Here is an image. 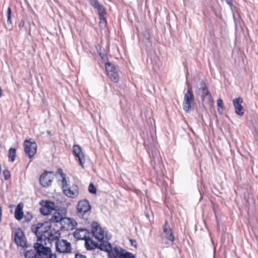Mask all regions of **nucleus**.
Segmentation results:
<instances>
[{"label": "nucleus", "mask_w": 258, "mask_h": 258, "mask_svg": "<svg viewBox=\"0 0 258 258\" xmlns=\"http://www.w3.org/2000/svg\"><path fill=\"white\" fill-rule=\"evenodd\" d=\"M51 228V225L48 222L33 225L31 226V230L37 236V242H42L44 245L46 244V237H48Z\"/></svg>", "instance_id": "obj_1"}, {"label": "nucleus", "mask_w": 258, "mask_h": 258, "mask_svg": "<svg viewBox=\"0 0 258 258\" xmlns=\"http://www.w3.org/2000/svg\"><path fill=\"white\" fill-rule=\"evenodd\" d=\"M34 250H28L25 253V258H36L37 256L46 255L51 252V249L46 247L42 242H36L34 244Z\"/></svg>", "instance_id": "obj_2"}, {"label": "nucleus", "mask_w": 258, "mask_h": 258, "mask_svg": "<svg viewBox=\"0 0 258 258\" xmlns=\"http://www.w3.org/2000/svg\"><path fill=\"white\" fill-rule=\"evenodd\" d=\"M196 94L201 96L203 103L207 105H211L213 102V98L209 91L207 86L203 80H201L197 85Z\"/></svg>", "instance_id": "obj_3"}, {"label": "nucleus", "mask_w": 258, "mask_h": 258, "mask_svg": "<svg viewBox=\"0 0 258 258\" xmlns=\"http://www.w3.org/2000/svg\"><path fill=\"white\" fill-rule=\"evenodd\" d=\"M100 247L101 250L107 252L108 258H122L126 251L119 246L113 247L108 242L106 245L102 244Z\"/></svg>", "instance_id": "obj_4"}, {"label": "nucleus", "mask_w": 258, "mask_h": 258, "mask_svg": "<svg viewBox=\"0 0 258 258\" xmlns=\"http://www.w3.org/2000/svg\"><path fill=\"white\" fill-rule=\"evenodd\" d=\"M91 206L87 200H83L79 202L77 207V216L85 220H87L90 215Z\"/></svg>", "instance_id": "obj_5"}, {"label": "nucleus", "mask_w": 258, "mask_h": 258, "mask_svg": "<svg viewBox=\"0 0 258 258\" xmlns=\"http://www.w3.org/2000/svg\"><path fill=\"white\" fill-rule=\"evenodd\" d=\"M92 233L93 235L95 238L99 241H104L105 237L106 240H109L111 238V235H108L106 233L104 234V230L100 227V225L96 222H93L91 224Z\"/></svg>", "instance_id": "obj_6"}, {"label": "nucleus", "mask_w": 258, "mask_h": 258, "mask_svg": "<svg viewBox=\"0 0 258 258\" xmlns=\"http://www.w3.org/2000/svg\"><path fill=\"white\" fill-rule=\"evenodd\" d=\"M194 95L192 91V87L189 85L187 87V92L184 96V100L182 104L183 110L186 112H189L194 103Z\"/></svg>", "instance_id": "obj_7"}, {"label": "nucleus", "mask_w": 258, "mask_h": 258, "mask_svg": "<svg viewBox=\"0 0 258 258\" xmlns=\"http://www.w3.org/2000/svg\"><path fill=\"white\" fill-rule=\"evenodd\" d=\"M24 147L26 154L30 158H32L36 154L37 145L35 142H30V140H26L24 143Z\"/></svg>", "instance_id": "obj_8"}, {"label": "nucleus", "mask_w": 258, "mask_h": 258, "mask_svg": "<svg viewBox=\"0 0 258 258\" xmlns=\"http://www.w3.org/2000/svg\"><path fill=\"white\" fill-rule=\"evenodd\" d=\"M57 251L60 253H70L72 250L71 243L66 240H57L55 243Z\"/></svg>", "instance_id": "obj_9"}, {"label": "nucleus", "mask_w": 258, "mask_h": 258, "mask_svg": "<svg viewBox=\"0 0 258 258\" xmlns=\"http://www.w3.org/2000/svg\"><path fill=\"white\" fill-rule=\"evenodd\" d=\"M91 5L97 10L100 20L106 24L107 23L106 13L103 5L100 3L98 0H91Z\"/></svg>", "instance_id": "obj_10"}, {"label": "nucleus", "mask_w": 258, "mask_h": 258, "mask_svg": "<svg viewBox=\"0 0 258 258\" xmlns=\"http://www.w3.org/2000/svg\"><path fill=\"white\" fill-rule=\"evenodd\" d=\"M14 241L19 246L26 247V241L23 231L18 228L15 232Z\"/></svg>", "instance_id": "obj_11"}, {"label": "nucleus", "mask_w": 258, "mask_h": 258, "mask_svg": "<svg viewBox=\"0 0 258 258\" xmlns=\"http://www.w3.org/2000/svg\"><path fill=\"white\" fill-rule=\"evenodd\" d=\"M54 178L53 172H45L42 173L40 177L39 181L41 185L46 187L51 185V182Z\"/></svg>", "instance_id": "obj_12"}, {"label": "nucleus", "mask_w": 258, "mask_h": 258, "mask_svg": "<svg viewBox=\"0 0 258 258\" xmlns=\"http://www.w3.org/2000/svg\"><path fill=\"white\" fill-rule=\"evenodd\" d=\"M99 243L94 241L90 237L88 239H86L85 241V246L88 250H92L96 248L101 250V246L102 244L106 245L108 242L107 241H99Z\"/></svg>", "instance_id": "obj_13"}, {"label": "nucleus", "mask_w": 258, "mask_h": 258, "mask_svg": "<svg viewBox=\"0 0 258 258\" xmlns=\"http://www.w3.org/2000/svg\"><path fill=\"white\" fill-rule=\"evenodd\" d=\"M242 103L243 99L241 97L235 98L233 100L235 113L239 116H243L244 113V109L242 106Z\"/></svg>", "instance_id": "obj_14"}, {"label": "nucleus", "mask_w": 258, "mask_h": 258, "mask_svg": "<svg viewBox=\"0 0 258 258\" xmlns=\"http://www.w3.org/2000/svg\"><path fill=\"white\" fill-rule=\"evenodd\" d=\"M63 194L69 198H75L79 195V187L76 184H73L63 190Z\"/></svg>", "instance_id": "obj_15"}, {"label": "nucleus", "mask_w": 258, "mask_h": 258, "mask_svg": "<svg viewBox=\"0 0 258 258\" xmlns=\"http://www.w3.org/2000/svg\"><path fill=\"white\" fill-rule=\"evenodd\" d=\"M73 149L75 156L78 158L80 164L83 168H84L85 159L81 147L78 145H74L73 146Z\"/></svg>", "instance_id": "obj_16"}, {"label": "nucleus", "mask_w": 258, "mask_h": 258, "mask_svg": "<svg viewBox=\"0 0 258 258\" xmlns=\"http://www.w3.org/2000/svg\"><path fill=\"white\" fill-rule=\"evenodd\" d=\"M89 235V231L86 228H78L74 232V237L78 239H88Z\"/></svg>", "instance_id": "obj_17"}, {"label": "nucleus", "mask_w": 258, "mask_h": 258, "mask_svg": "<svg viewBox=\"0 0 258 258\" xmlns=\"http://www.w3.org/2000/svg\"><path fill=\"white\" fill-rule=\"evenodd\" d=\"M60 234L59 231L51 229L48 233V237H46V241L50 242L55 240H59Z\"/></svg>", "instance_id": "obj_18"}, {"label": "nucleus", "mask_w": 258, "mask_h": 258, "mask_svg": "<svg viewBox=\"0 0 258 258\" xmlns=\"http://www.w3.org/2000/svg\"><path fill=\"white\" fill-rule=\"evenodd\" d=\"M66 220L70 221V219L63 217L62 215H61L58 212H55L50 219V221L53 223L62 222V221H65Z\"/></svg>", "instance_id": "obj_19"}, {"label": "nucleus", "mask_w": 258, "mask_h": 258, "mask_svg": "<svg viewBox=\"0 0 258 258\" xmlns=\"http://www.w3.org/2000/svg\"><path fill=\"white\" fill-rule=\"evenodd\" d=\"M23 204L22 203L19 204L15 211V218L17 220H21L24 217V213L23 212Z\"/></svg>", "instance_id": "obj_20"}, {"label": "nucleus", "mask_w": 258, "mask_h": 258, "mask_svg": "<svg viewBox=\"0 0 258 258\" xmlns=\"http://www.w3.org/2000/svg\"><path fill=\"white\" fill-rule=\"evenodd\" d=\"M108 77L115 83H117L119 81V76L116 69L107 73Z\"/></svg>", "instance_id": "obj_21"}, {"label": "nucleus", "mask_w": 258, "mask_h": 258, "mask_svg": "<svg viewBox=\"0 0 258 258\" xmlns=\"http://www.w3.org/2000/svg\"><path fill=\"white\" fill-rule=\"evenodd\" d=\"M58 172H60V175L62 177V190L69 186V185L68 184L67 180L66 179L65 174L62 173V171L61 169H59Z\"/></svg>", "instance_id": "obj_22"}, {"label": "nucleus", "mask_w": 258, "mask_h": 258, "mask_svg": "<svg viewBox=\"0 0 258 258\" xmlns=\"http://www.w3.org/2000/svg\"><path fill=\"white\" fill-rule=\"evenodd\" d=\"M16 150L15 148H11L9 150V160L11 162H14L16 158Z\"/></svg>", "instance_id": "obj_23"}, {"label": "nucleus", "mask_w": 258, "mask_h": 258, "mask_svg": "<svg viewBox=\"0 0 258 258\" xmlns=\"http://www.w3.org/2000/svg\"><path fill=\"white\" fill-rule=\"evenodd\" d=\"M54 203L49 201H46L45 205L43 206L44 209H48L52 211L54 209Z\"/></svg>", "instance_id": "obj_24"}, {"label": "nucleus", "mask_w": 258, "mask_h": 258, "mask_svg": "<svg viewBox=\"0 0 258 258\" xmlns=\"http://www.w3.org/2000/svg\"><path fill=\"white\" fill-rule=\"evenodd\" d=\"M165 238L168 239L169 241L173 242L174 241V236L171 230H170V232H167L166 233H164Z\"/></svg>", "instance_id": "obj_25"}, {"label": "nucleus", "mask_w": 258, "mask_h": 258, "mask_svg": "<svg viewBox=\"0 0 258 258\" xmlns=\"http://www.w3.org/2000/svg\"><path fill=\"white\" fill-rule=\"evenodd\" d=\"M105 68L107 71V73H108L111 71L115 70L114 66L109 62H105Z\"/></svg>", "instance_id": "obj_26"}, {"label": "nucleus", "mask_w": 258, "mask_h": 258, "mask_svg": "<svg viewBox=\"0 0 258 258\" xmlns=\"http://www.w3.org/2000/svg\"><path fill=\"white\" fill-rule=\"evenodd\" d=\"M217 106L219 107L218 108V111L219 113H221L223 111V101L221 98H219L217 100Z\"/></svg>", "instance_id": "obj_27"}, {"label": "nucleus", "mask_w": 258, "mask_h": 258, "mask_svg": "<svg viewBox=\"0 0 258 258\" xmlns=\"http://www.w3.org/2000/svg\"><path fill=\"white\" fill-rule=\"evenodd\" d=\"M88 190L91 194H95L96 193V188L92 183L89 184Z\"/></svg>", "instance_id": "obj_28"}, {"label": "nucleus", "mask_w": 258, "mask_h": 258, "mask_svg": "<svg viewBox=\"0 0 258 258\" xmlns=\"http://www.w3.org/2000/svg\"><path fill=\"white\" fill-rule=\"evenodd\" d=\"M40 212L42 215L46 216L50 214L51 211L48 209H44L42 207L40 208Z\"/></svg>", "instance_id": "obj_29"}, {"label": "nucleus", "mask_w": 258, "mask_h": 258, "mask_svg": "<svg viewBox=\"0 0 258 258\" xmlns=\"http://www.w3.org/2000/svg\"><path fill=\"white\" fill-rule=\"evenodd\" d=\"M122 258H136V257L134 254L126 251Z\"/></svg>", "instance_id": "obj_30"}, {"label": "nucleus", "mask_w": 258, "mask_h": 258, "mask_svg": "<svg viewBox=\"0 0 258 258\" xmlns=\"http://www.w3.org/2000/svg\"><path fill=\"white\" fill-rule=\"evenodd\" d=\"M24 219H25V221H26V222H30V221L32 220V218H33V216H32V215L31 214H30L29 213H27V214H26L24 216Z\"/></svg>", "instance_id": "obj_31"}, {"label": "nucleus", "mask_w": 258, "mask_h": 258, "mask_svg": "<svg viewBox=\"0 0 258 258\" xmlns=\"http://www.w3.org/2000/svg\"><path fill=\"white\" fill-rule=\"evenodd\" d=\"M171 230L169 226L168 221L166 220L165 222L164 226L163 228V232L164 233H166L167 232H170V230Z\"/></svg>", "instance_id": "obj_32"}, {"label": "nucleus", "mask_w": 258, "mask_h": 258, "mask_svg": "<svg viewBox=\"0 0 258 258\" xmlns=\"http://www.w3.org/2000/svg\"><path fill=\"white\" fill-rule=\"evenodd\" d=\"M11 9L10 7H9L7 11L8 23H11Z\"/></svg>", "instance_id": "obj_33"}, {"label": "nucleus", "mask_w": 258, "mask_h": 258, "mask_svg": "<svg viewBox=\"0 0 258 258\" xmlns=\"http://www.w3.org/2000/svg\"><path fill=\"white\" fill-rule=\"evenodd\" d=\"M99 55H100V57H101L102 59L103 60V61L105 63V62H106V61L107 60V56L105 54L101 53H100Z\"/></svg>", "instance_id": "obj_34"}, {"label": "nucleus", "mask_w": 258, "mask_h": 258, "mask_svg": "<svg viewBox=\"0 0 258 258\" xmlns=\"http://www.w3.org/2000/svg\"><path fill=\"white\" fill-rule=\"evenodd\" d=\"M4 174L5 175V179H6V180L9 179V177L10 176L9 172L8 171L7 172V171H4Z\"/></svg>", "instance_id": "obj_35"}, {"label": "nucleus", "mask_w": 258, "mask_h": 258, "mask_svg": "<svg viewBox=\"0 0 258 258\" xmlns=\"http://www.w3.org/2000/svg\"><path fill=\"white\" fill-rule=\"evenodd\" d=\"M52 254L51 252H49L46 255L37 256L36 258H48L50 254Z\"/></svg>", "instance_id": "obj_36"}, {"label": "nucleus", "mask_w": 258, "mask_h": 258, "mask_svg": "<svg viewBox=\"0 0 258 258\" xmlns=\"http://www.w3.org/2000/svg\"><path fill=\"white\" fill-rule=\"evenodd\" d=\"M24 26H25V21H24V20L23 19H22L21 20V22H20V24H19V27L20 28H21L24 27Z\"/></svg>", "instance_id": "obj_37"}, {"label": "nucleus", "mask_w": 258, "mask_h": 258, "mask_svg": "<svg viewBox=\"0 0 258 258\" xmlns=\"http://www.w3.org/2000/svg\"><path fill=\"white\" fill-rule=\"evenodd\" d=\"M75 258H86V257L85 255H82V254H76Z\"/></svg>", "instance_id": "obj_38"}, {"label": "nucleus", "mask_w": 258, "mask_h": 258, "mask_svg": "<svg viewBox=\"0 0 258 258\" xmlns=\"http://www.w3.org/2000/svg\"><path fill=\"white\" fill-rule=\"evenodd\" d=\"M48 258H56V255L55 254H51Z\"/></svg>", "instance_id": "obj_39"}, {"label": "nucleus", "mask_w": 258, "mask_h": 258, "mask_svg": "<svg viewBox=\"0 0 258 258\" xmlns=\"http://www.w3.org/2000/svg\"><path fill=\"white\" fill-rule=\"evenodd\" d=\"M3 96V90L1 88V87H0V98L2 97Z\"/></svg>", "instance_id": "obj_40"}, {"label": "nucleus", "mask_w": 258, "mask_h": 258, "mask_svg": "<svg viewBox=\"0 0 258 258\" xmlns=\"http://www.w3.org/2000/svg\"><path fill=\"white\" fill-rule=\"evenodd\" d=\"M0 213L2 214V209L1 207H0Z\"/></svg>", "instance_id": "obj_41"}, {"label": "nucleus", "mask_w": 258, "mask_h": 258, "mask_svg": "<svg viewBox=\"0 0 258 258\" xmlns=\"http://www.w3.org/2000/svg\"><path fill=\"white\" fill-rule=\"evenodd\" d=\"M131 241L132 244H133V240H131ZM134 242H135V241H134Z\"/></svg>", "instance_id": "obj_42"}]
</instances>
